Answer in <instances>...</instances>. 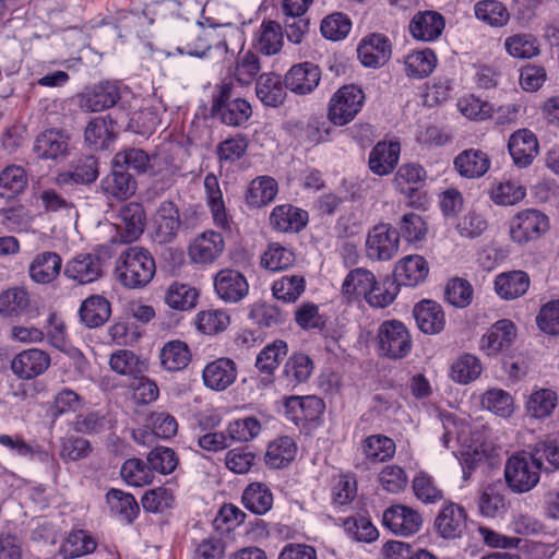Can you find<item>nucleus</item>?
Wrapping results in <instances>:
<instances>
[{"label":"nucleus","mask_w":559,"mask_h":559,"mask_svg":"<svg viewBox=\"0 0 559 559\" xmlns=\"http://www.w3.org/2000/svg\"><path fill=\"white\" fill-rule=\"evenodd\" d=\"M240 37L238 29L222 25L204 26L198 21L177 17L173 23V39L180 55L202 58L211 49L228 52L227 37Z\"/></svg>","instance_id":"f257e3e1"},{"label":"nucleus","mask_w":559,"mask_h":559,"mask_svg":"<svg viewBox=\"0 0 559 559\" xmlns=\"http://www.w3.org/2000/svg\"><path fill=\"white\" fill-rule=\"evenodd\" d=\"M156 272L155 261L143 247L121 251L116 260V280L128 289H140L151 283Z\"/></svg>","instance_id":"f03ea898"},{"label":"nucleus","mask_w":559,"mask_h":559,"mask_svg":"<svg viewBox=\"0 0 559 559\" xmlns=\"http://www.w3.org/2000/svg\"><path fill=\"white\" fill-rule=\"evenodd\" d=\"M543 463L534 453L520 452L511 455L504 465V479L514 493H525L537 486Z\"/></svg>","instance_id":"7ed1b4c3"},{"label":"nucleus","mask_w":559,"mask_h":559,"mask_svg":"<svg viewBox=\"0 0 559 559\" xmlns=\"http://www.w3.org/2000/svg\"><path fill=\"white\" fill-rule=\"evenodd\" d=\"M212 114L225 124L239 127L249 120L252 109L246 99L234 95L231 83H223L213 96Z\"/></svg>","instance_id":"20e7f679"},{"label":"nucleus","mask_w":559,"mask_h":559,"mask_svg":"<svg viewBox=\"0 0 559 559\" xmlns=\"http://www.w3.org/2000/svg\"><path fill=\"white\" fill-rule=\"evenodd\" d=\"M378 350L390 359L406 357L413 347V340L405 324L397 320L382 322L377 332Z\"/></svg>","instance_id":"39448f33"},{"label":"nucleus","mask_w":559,"mask_h":559,"mask_svg":"<svg viewBox=\"0 0 559 559\" xmlns=\"http://www.w3.org/2000/svg\"><path fill=\"white\" fill-rule=\"evenodd\" d=\"M550 227L549 217L536 209H525L513 215L509 233L513 242L525 245L539 239Z\"/></svg>","instance_id":"423d86ee"},{"label":"nucleus","mask_w":559,"mask_h":559,"mask_svg":"<svg viewBox=\"0 0 559 559\" xmlns=\"http://www.w3.org/2000/svg\"><path fill=\"white\" fill-rule=\"evenodd\" d=\"M365 102L362 90L354 84L340 87L331 97L328 117L335 126L349 123L361 110Z\"/></svg>","instance_id":"0eeeda50"},{"label":"nucleus","mask_w":559,"mask_h":559,"mask_svg":"<svg viewBox=\"0 0 559 559\" xmlns=\"http://www.w3.org/2000/svg\"><path fill=\"white\" fill-rule=\"evenodd\" d=\"M105 261L95 252H83L68 260L63 274L78 285L96 282L104 275Z\"/></svg>","instance_id":"6e6552de"},{"label":"nucleus","mask_w":559,"mask_h":559,"mask_svg":"<svg viewBox=\"0 0 559 559\" xmlns=\"http://www.w3.org/2000/svg\"><path fill=\"white\" fill-rule=\"evenodd\" d=\"M400 248L399 233L388 224H379L369 230L366 239L367 257L374 261H390Z\"/></svg>","instance_id":"1a4fd4ad"},{"label":"nucleus","mask_w":559,"mask_h":559,"mask_svg":"<svg viewBox=\"0 0 559 559\" xmlns=\"http://www.w3.org/2000/svg\"><path fill=\"white\" fill-rule=\"evenodd\" d=\"M382 522L393 534L411 536L420 530L423 518L409 507L395 504L383 512Z\"/></svg>","instance_id":"9d476101"},{"label":"nucleus","mask_w":559,"mask_h":559,"mask_svg":"<svg viewBox=\"0 0 559 559\" xmlns=\"http://www.w3.org/2000/svg\"><path fill=\"white\" fill-rule=\"evenodd\" d=\"M237 376L236 362L227 357H221L206 364L202 371L203 384L215 392L227 390L235 383Z\"/></svg>","instance_id":"9b49d317"},{"label":"nucleus","mask_w":559,"mask_h":559,"mask_svg":"<svg viewBox=\"0 0 559 559\" xmlns=\"http://www.w3.org/2000/svg\"><path fill=\"white\" fill-rule=\"evenodd\" d=\"M508 150L514 165L519 168H526L539 153L537 136L528 129H519L510 135Z\"/></svg>","instance_id":"f8f14e48"},{"label":"nucleus","mask_w":559,"mask_h":559,"mask_svg":"<svg viewBox=\"0 0 559 559\" xmlns=\"http://www.w3.org/2000/svg\"><path fill=\"white\" fill-rule=\"evenodd\" d=\"M119 99V87L111 82H102L79 96V107L85 112H99L111 108Z\"/></svg>","instance_id":"ddd939ff"},{"label":"nucleus","mask_w":559,"mask_h":559,"mask_svg":"<svg viewBox=\"0 0 559 559\" xmlns=\"http://www.w3.org/2000/svg\"><path fill=\"white\" fill-rule=\"evenodd\" d=\"M49 366L50 356L39 348L22 350L11 361L12 372L23 380H31L43 374Z\"/></svg>","instance_id":"4468645a"},{"label":"nucleus","mask_w":559,"mask_h":559,"mask_svg":"<svg viewBox=\"0 0 559 559\" xmlns=\"http://www.w3.org/2000/svg\"><path fill=\"white\" fill-rule=\"evenodd\" d=\"M214 288L222 300L235 304L248 295L249 284L239 271L225 269L215 275Z\"/></svg>","instance_id":"2eb2a0df"},{"label":"nucleus","mask_w":559,"mask_h":559,"mask_svg":"<svg viewBox=\"0 0 559 559\" xmlns=\"http://www.w3.org/2000/svg\"><path fill=\"white\" fill-rule=\"evenodd\" d=\"M225 249V241L219 233L206 230L198 235L189 246L190 259L199 264L213 263Z\"/></svg>","instance_id":"dca6fc26"},{"label":"nucleus","mask_w":559,"mask_h":559,"mask_svg":"<svg viewBox=\"0 0 559 559\" xmlns=\"http://www.w3.org/2000/svg\"><path fill=\"white\" fill-rule=\"evenodd\" d=\"M321 71L311 62L296 64L289 69L284 79L285 87L298 95L310 94L319 85Z\"/></svg>","instance_id":"f3484780"},{"label":"nucleus","mask_w":559,"mask_h":559,"mask_svg":"<svg viewBox=\"0 0 559 559\" xmlns=\"http://www.w3.org/2000/svg\"><path fill=\"white\" fill-rule=\"evenodd\" d=\"M467 514L463 507L449 502L440 510L435 521L437 533L443 538H459L466 530Z\"/></svg>","instance_id":"a211bd4d"},{"label":"nucleus","mask_w":559,"mask_h":559,"mask_svg":"<svg viewBox=\"0 0 559 559\" xmlns=\"http://www.w3.org/2000/svg\"><path fill=\"white\" fill-rule=\"evenodd\" d=\"M516 329L512 321H497L479 341V349L487 356H496L513 343Z\"/></svg>","instance_id":"6ab92c4d"},{"label":"nucleus","mask_w":559,"mask_h":559,"mask_svg":"<svg viewBox=\"0 0 559 559\" xmlns=\"http://www.w3.org/2000/svg\"><path fill=\"white\" fill-rule=\"evenodd\" d=\"M358 59L365 67L378 68L391 57L390 40L382 34H371L358 45Z\"/></svg>","instance_id":"aec40b11"},{"label":"nucleus","mask_w":559,"mask_h":559,"mask_svg":"<svg viewBox=\"0 0 559 559\" xmlns=\"http://www.w3.org/2000/svg\"><path fill=\"white\" fill-rule=\"evenodd\" d=\"M163 159L159 155L148 156L143 150L132 147L118 152L112 164L115 167L126 166L138 173L156 175L163 170L160 167Z\"/></svg>","instance_id":"412c9836"},{"label":"nucleus","mask_w":559,"mask_h":559,"mask_svg":"<svg viewBox=\"0 0 559 559\" xmlns=\"http://www.w3.org/2000/svg\"><path fill=\"white\" fill-rule=\"evenodd\" d=\"M443 16L436 11L417 12L409 22L408 29L413 38L421 41L436 40L444 29Z\"/></svg>","instance_id":"4be33fe9"},{"label":"nucleus","mask_w":559,"mask_h":559,"mask_svg":"<svg viewBox=\"0 0 559 559\" xmlns=\"http://www.w3.org/2000/svg\"><path fill=\"white\" fill-rule=\"evenodd\" d=\"M478 510L484 518H502L509 508L506 490L501 484H488L479 491Z\"/></svg>","instance_id":"5701e85b"},{"label":"nucleus","mask_w":559,"mask_h":559,"mask_svg":"<svg viewBox=\"0 0 559 559\" xmlns=\"http://www.w3.org/2000/svg\"><path fill=\"white\" fill-rule=\"evenodd\" d=\"M453 165L462 177L475 179L488 173L491 160L486 152L468 148L454 158Z\"/></svg>","instance_id":"b1692460"},{"label":"nucleus","mask_w":559,"mask_h":559,"mask_svg":"<svg viewBox=\"0 0 559 559\" xmlns=\"http://www.w3.org/2000/svg\"><path fill=\"white\" fill-rule=\"evenodd\" d=\"M70 136L59 130H47L39 134L34 144V151L44 159H57L68 154Z\"/></svg>","instance_id":"393cba45"},{"label":"nucleus","mask_w":559,"mask_h":559,"mask_svg":"<svg viewBox=\"0 0 559 559\" xmlns=\"http://www.w3.org/2000/svg\"><path fill=\"white\" fill-rule=\"evenodd\" d=\"M394 274L401 284L414 287L427 278L429 265L423 255L409 254L396 263Z\"/></svg>","instance_id":"a878e982"},{"label":"nucleus","mask_w":559,"mask_h":559,"mask_svg":"<svg viewBox=\"0 0 559 559\" xmlns=\"http://www.w3.org/2000/svg\"><path fill=\"white\" fill-rule=\"evenodd\" d=\"M62 259L56 252L45 251L38 253L28 266L31 280L37 284H49L60 274Z\"/></svg>","instance_id":"bb28decb"},{"label":"nucleus","mask_w":559,"mask_h":559,"mask_svg":"<svg viewBox=\"0 0 559 559\" xmlns=\"http://www.w3.org/2000/svg\"><path fill=\"white\" fill-rule=\"evenodd\" d=\"M111 316L110 302L100 295L84 299L79 308L80 321L88 329L104 325Z\"/></svg>","instance_id":"cd10ccee"},{"label":"nucleus","mask_w":559,"mask_h":559,"mask_svg":"<svg viewBox=\"0 0 559 559\" xmlns=\"http://www.w3.org/2000/svg\"><path fill=\"white\" fill-rule=\"evenodd\" d=\"M414 317L419 330L436 334L443 330L445 317L442 307L433 300H423L414 307Z\"/></svg>","instance_id":"c85d7f7f"},{"label":"nucleus","mask_w":559,"mask_h":559,"mask_svg":"<svg viewBox=\"0 0 559 559\" xmlns=\"http://www.w3.org/2000/svg\"><path fill=\"white\" fill-rule=\"evenodd\" d=\"M401 146L397 142H379L369 154V168L378 176L391 174L397 165Z\"/></svg>","instance_id":"c756f323"},{"label":"nucleus","mask_w":559,"mask_h":559,"mask_svg":"<svg viewBox=\"0 0 559 559\" xmlns=\"http://www.w3.org/2000/svg\"><path fill=\"white\" fill-rule=\"evenodd\" d=\"M203 187L206 205L210 209L214 224L223 229L228 228L229 221L218 178L214 174H207Z\"/></svg>","instance_id":"7c9ffc66"},{"label":"nucleus","mask_w":559,"mask_h":559,"mask_svg":"<svg viewBox=\"0 0 559 559\" xmlns=\"http://www.w3.org/2000/svg\"><path fill=\"white\" fill-rule=\"evenodd\" d=\"M308 222V213L290 204L275 206L270 215V223L278 231L297 233Z\"/></svg>","instance_id":"2f4dec72"},{"label":"nucleus","mask_w":559,"mask_h":559,"mask_svg":"<svg viewBox=\"0 0 559 559\" xmlns=\"http://www.w3.org/2000/svg\"><path fill=\"white\" fill-rule=\"evenodd\" d=\"M180 226L179 212L171 201H164L157 209L154 218L155 239L168 242L177 234Z\"/></svg>","instance_id":"473e14b6"},{"label":"nucleus","mask_w":559,"mask_h":559,"mask_svg":"<svg viewBox=\"0 0 559 559\" xmlns=\"http://www.w3.org/2000/svg\"><path fill=\"white\" fill-rule=\"evenodd\" d=\"M102 191L109 198L127 200L136 190V181L129 173L114 169L100 181Z\"/></svg>","instance_id":"72a5a7b5"},{"label":"nucleus","mask_w":559,"mask_h":559,"mask_svg":"<svg viewBox=\"0 0 559 559\" xmlns=\"http://www.w3.org/2000/svg\"><path fill=\"white\" fill-rule=\"evenodd\" d=\"M313 371L312 359L302 353L293 354L284 365L281 380L287 388L306 382Z\"/></svg>","instance_id":"f704fd0d"},{"label":"nucleus","mask_w":559,"mask_h":559,"mask_svg":"<svg viewBox=\"0 0 559 559\" xmlns=\"http://www.w3.org/2000/svg\"><path fill=\"white\" fill-rule=\"evenodd\" d=\"M119 228L122 230L123 240L131 242L136 240L145 227V213L140 203L131 202L120 211Z\"/></svg>","instance_id":"c9c22d12"},{"label":"nucleus","mask_w":559,"mask_h":559,"mask_svg":"<svg viewBox=\"0 0 559 559\" xmlns=\"http://www.w3.org/2000/svg\"><path fill=\"white\" fill-rule=\"evenodd\" d=\"M189 346L179 340L169 341L159 350L162 367L169 372H177L186 369L191 361Z\"/></svg>","instance_id":"e433bc0d"},{"label":"nucleus","mask_w":559,"mask_h":559,"mask_svg":"<svg viewBox=\"0 0 559 559\" xmlns=\"http://www.w3.org/2000/svg\"><path fill=\"white\" fill-rule=\"evenodd\" d=\"M530 287V277L523 271H511L497 275L495 280L496 293L506 300L523 296Z\"/></svg>","instance_id":"4c0bfd02"},{"label":"nucleus","mask_w":559,"mask_h":559,"mask_svg":"<svg viewBox=\"0 0 559 559\" xmlns=\"http://www.w3.org/2000/svg\"><path fill=\"white\" fill-rule=\"evenodd\" d=\"M31 306V297L23 286L9 287L0 293V316L21 317Z\"/></svg>","instance_id":"58836bf2"},{"label":"nucleus","mask_w":559,"mask_h":559,"mask_svg":"<svg viewBox=\"0 0 559 559\" xmlns=\"http://www.w3.org/2000/svg\"><path fill=\"white\" fill-rule=\"evenodd\" d=\"M374 274L364 267L352 270L342 284V294L348 300L353 301L359 297L368 295L369 290L374 285Z\"/></svg>","instance_id":"ea45409f"},{"label":"nucleus","mask_w":559,"mask_h":559,"mask_svg":"<svg viewBox=\"0 0 559 559\" xmlns=\"http://www.w3.org/2000/svg\"><path fill=\"white\" fill-rule=\"evenodd\" d=\"M255 94L265 106L270 107L282 105L286 97L281 76L275 73H263L258 78Z\"/></svg>","instance_id":"a19ab883"},{"label":"nucleus","mask_w":559,"mask_h":559,"mask_svg":"<svg viewBox=\"0 0 559 559\" xmlns=\"http://www.w3.org/2000/svg\"><path fill=\"white\" fill-rule=\"evenodd\" d=\"M246 509L258 515L266 514L273 507V493L263 483H252L242 492Z\"/></svg>","instance_id":"79ce46f5"},{"label":"nucleus","mask_w":559,"mask_h":559,"mask_svg":"<svg viewBox=\"0 0 559 559\" xmlns=\"http://www.w3.org/2000/svg\"><path fill=\"white\" fill-rule=\"evenodd\" d=\"M283 44L282 26L275 21L262 22L255 34L257 49L265 56H273L281 51Z\"/></svg>","instance_id":"37998d69"},{"label":"nucleus","mask_w":559,"mask_h":559,"mask_svg":"<svg viewBox=\"0 0 559 559\" xmlns=\"http://www.w3.org/2000/svg\"><path fill=\"white\" fill-rule=\"evenodd\" d=\"M97 547L96 539L90 532L76 530L69 533L60 547L64 559H74L92 554Z\"/></svg>","instance_id":"c03bdc74"},{"label":"nucleus","mask_w":559,"mask_h":559,"mask_svg":"<svg viewBox=\"0 0 559 559\" xmlns=\"http://www.w3.org/2000/svg\"><path fill=\"white\" fill-rule=\"evenodd\" d=\"M97 162L92 156L80 159L72 170L58 174L56 181L60 186L91 183L97 178Z\"/></svg>","instance_id":"a18cd8bd"},{"label":"nucleus","mask_w":559,"mask_h":559,"mask_svg":"<svg viewBox=\"0 0 559 559\" xmlns=\"http://www.w3.org/2000/svg\"><path fill=\"white\" fill-rule=\"evenodd\" d=\"M297 445L293 438L278 437L269 443L265 463L272 468H283L295 459Z\"/></svg>","instance_id":"49530a36"},{"label":"nucleus","mask_w":559,"mask_h":559,"mask_svg":"<svg viewBox=\"0 0 559 559\" xmlns=\"http://www.w3.org/2000/svg\"><path fill=\"white\" fill-rule=\"evenodd\" d=\"M106 502L110 511L127 523H131L139 513V504L135 498L120 489L111 488L106 493Z\"/></svg>","instance_id":"de8ad7c7"},{"label":"nucleus","mask_w":559,"mask_h":559,"mask_svg":"<svg viewBox=\"0 0 559 559\" xmlns=\"http://www.w3.org/2000/svg\"><path fill=\"white\" fill-rule=\"evenodd\" d=\"M276 194V180L272 177L262 176L251 181L246 194V201L252 207H261L272 202Z\"/></svg>","instance_id":"09e8293b"},{"label":"nucleus","mask_w":559,"mask_h":559,"mask_svg":"<svg viewBox=\"0 0 559 559\" xmlns=\"http://www.w3.org/2000/svg\"><path fill=\"white\" fill-rule=\"evenodd\" d=\"M474 11L478 20L493 27H502L510 20L508 8L497 0L478 1L475 4Z\"/></svg>","instance_id":"8fccbe9b"},{"label":"nucleus","mask_w":559,"mask_h":559,"mask_svg":"<svg viewBox=\"0 0 559 559\" xmlns=\"http://www.w3.org/2000/svg\"><path fill=\"white\" fill-rule=\"evenodd\" d=\"M27 175L23 167L11 165L0 174V197L13 199L27 187Z\"/></svg>","instance_id":"3c124183"},{"label":"nucleus","mask_w":559,"mask_h":559,"mask_svg":"<svg viewBox=\"0 0 559 559\" xmlns=\"http://www.w3.org/2000/svg\"><path fill=\"white\" fill-rule=\"evenodd\" d=\"M306 282L302 275L287 274L273 282L272 293L277 300L296 301L305 292Z\"/></svg>","instance_id":"603ef678"},{"label":"nucleus","mask_w":559,"mask_h":559,"mask_svg":"<svg viewBox=\"0 0 559 559\" xmlns=\"http://www.w3.org/2000/svg\"><path fill=\"white\" fill-rule=\"evenodd\" d=\"M109 366L112 371L138 377L146 369L145 362L130 349H118L110 355Z\"/></svg>","instance_id":"864d4df0"},{"label":"nucleus","mask_w":559,"mask_h":559,"mask_svg":"<svg viewBox=\"0 0 559 559\" xmlns=\"http://www.w3.org/2000/svg\"><path fill=\"white\" fill-rule=\"evenodd\" d=\"M489 195L495 204L511 206L520 203L526 197V189L515 181L506 180L495 183Z\"/></svg>","instance_id":"5fc2aeb1"},{"label":"nucleus","mask_w":559,"mask_h":559,"mask_svg":"<svg viewBox=\"0 0 559 559\" xmlns=\"http://www.w3.org/2000/svg\"><path fill=\"white\" fill-rule=\"evenodd\" d=\"M480 360L472 354L460 356L451 366V378L460 384H468L475 381L481 373Z\"/></svg>","instance_id":"6e6d98bb"},{"label":"nucleus","mask_w":559,"mask_h":559,"mask_svg":"<svg viewBox=\"0 0 559 559\" xmlns=\"http://www.w3.org/2000/svg\"><path fill=\"white\" fill-rule=\"evenodd\" d=\"M481 407L503 418L513 414V399L507 391L498 388L487 390L480 396Z\"/></svg>","instance_id":"4d7b16f0"},{"label":"nucleus","mask_w":559,"mask_h":559,"mask_svg":"<svg viewBox=\"0 0 559 559\" xmlns=\"http://www.w3.org/2000/svg\"><path fill=\"white\" fill-rule=\"evenodd\" d=\"M362 452L371 462H384L393 457L395 453V443L386 436L372 435L364 440Z\"/></svg>","instance_id":"13d9d810"},{"label":"nucleus","mask_w":559,"mask_h":559,"mask_svg":"<svg viewBox=\"0 0 559 559\" xmlns=\"http://www.w3.org/2000/svg\"><path fill=\"white\" fill-rule=\"evenodd\" d=\"M120 475L128 485L134 487L150 485L154 479L148 463L136 457L129 459L122 464Z\"/></svg>","instance_id":"bf43d9fd"},{"label":"nucleus","mask_w":559,"mask_h":559,"mask_svg":"<svg viewBox=\"0 0 559 559\" xmlns=\"http://www.w3.org/2000/svg\"><path fill=\"white\" fill-rule=\"evenodd\" d=\"M111 123L104 117H96L92 119L87 123L84 132L85 142L95 151L106 148L111 140Z\"/></svg>","instance_id":"052dcab7"},{"label":"nucleus","mask_w":559,"mask_h":559,"mask_svg":"<svg viewBox=\"0 0 559 559\" xmlns=\"http://www.w3.org/2000/svg\"><path fill=\"white\" fill-rule=\"evenodd\" d=\"M437 64V57L431 49H424L409 53L405 59V70L408 76H428Z\"/></svg>","instance_id":"680f3d73"},{"label":"nucleus","mask_w":559,"mask_h":559,"mask_svg":"<svg viewBox=\"0 0 559 559\" xmlns=\"http://www.w3.org/2000/svg\"><path fill=\"white\" fill-rule=\"evenodd\" d=\"M295 254L278 242H272L261 257V265L270 271L278 272L294 265Z\"/></svg>","instance_id":"e2e57ef3"},{"label":"nucleus","mask_w":559,"mask_h":559,"mask_svg":"<svg viewBox=\"0 0 559 559\" xmlns=\"http://www.w3.org/2000/svg\"><path fill=\"white\" fill-rule=\"evenodd\" d=\"M504 48L514 58L528 59L539 55L538 41L531 34H516L507 37Z\"/></svg>","instance_id":"0e129e2a"},{"label":"nucleus","mask_w":559,"mask_h":559,"mask_svg":"<svg viewBox=\"0 0 559 559\" xmlns=\"http://www.w3.org/2000/svg\"><path fill=\"white\" fill-rule=\"evenodd\" d=\"M287 350V344L284 341H274L259 353L255 367L263 373L272 374L286 356Z\"/></svg>","instance_id":"69168bd1"},{"label":"nucleus","mask_w":559,"mask_h":559,"mask_svg":"<svg viewBox=\"0 0 559 559\" xmlns=\"http://www.w3.org/2000/svg\"><path fill=\"white\" fill-rule=\"evenodd\" d=\"M198 292L186 284H171L165 295V302L176 310H188L195 306Z\"/></svg>","instance_id":"338daca9"},{"label":"nucleus","mask_w":559,"mask_h":559,"mask_svg":"<svg viewBox=\"0 0 559 559\" xmlns=\"http://www.w3.org/2000/svg\"><path fill=\"white\" fill-rule=\"evenodd\" d=\"M557 405V394L550 389L535 390L526 402V408L536 418H544L551 414Z\"/></svg>","instance_id":"774afa93"}]
</instances>
